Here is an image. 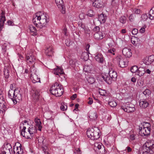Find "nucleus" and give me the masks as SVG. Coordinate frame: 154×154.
I'll return each instance as SVG.
<instances>
[{"label": "nucleus", "instance_id": "b1692460", "mask_svg": "<svg viewBox=\"0 0 154 154\" xmlns=\"http://www.w3.org/2000/svg\"><path fill=\"white\" fill-rule=\"evenodd\" d=\"M31 79L33 83L36 82H40V79L35 74L31 75Z\"/></svg>", "mask_w": 154, "mask_h": 154}, {"label": "nucleus", "instance_id": "72a5a7b5", "mask_svg": "<svg viewBox=\"0 0 154 154\" xmlns=\"http://www.w3.org/2000/svg\"><path fill=\"white\" fill-rule=\"evenodd\" d=\"M5 99L3 91L2 89H0V103H5Z\"/></svg>", "mask_w": 154, "mask_h": 154}, {"label": "nucleus", "instance_id": "338daca9", "mask_svg": "<svg viewBox=\"0 0 154 154\" xmlns=\"http://www.w3.org/2000/svg\"><path fill=\"white\" fill-rule=\"evenodd\" d=\"M140 32L141 33H143L145 31V28L143 27L140 30Z\"/></svg>", "mask_w": 154, "mask_h": 154}, {"label": "nucleus", "instance_id": "58836bf2", "mask_svg": "<svg viewBox=\"0 0 154 154\" xmlns=\"http://www.w3.org/2000/svg\"><path fill=\"white\" fill-rule=\"evenodd\" d=\"M4 72L5 78L6 79L8 78L9 75V72L8 69L7 68H5Z\"/></svg>", "mask_w": 154, "mask_h": 154}, {"label": "nucleus", "instance_id": "774afa93", "mask_svg": "<svg viewBox=\"0 0 154 154\" xmlns=\"http://www.w3.org/2000/svg\"><path fill=\"white\" fill-rule=\"evenodd\" d=\"M67 29L66 27H64L62 33L64 35H66Z\"/></svg>", "mask_w": 154, "mask_h": 154}, {"label": "nucleus", "instance_id": "c03bdc74", "mask_svg": "<svg viewBox=\"0 0 154 154\" xmlns=\"http://www.w3.org/2000/svg\"><path fill=\"white\" fill-rule=\"evenodd\" d=\"M99 93L100 95L104 96H106V91L102 89H100V90Z\"/></svg>", "mask_w": 154, "mask_h": 154}, {"label": "nucleus", "instance_id": "6e6552de", "mask_svg": "<svg viewBox=\"0 0 154 154\" xmlns=\"http://www.w3.org/2000/svg\"><path fill=\"white\" fill-rule=\"evenodd\" d=\"M25 59L28 63H35L36 60L35 53L33 52V50H30L28 51L26 55Z\"/></svg>", "mask_w": 154, "mask_h": 154}, {"label": "nucleus", "instance_id": "680f3d73", "mask_svg": "<svg viewBox=\"0 0 154 154\" xmlns=\"http://www.w3.org/2000/svg\"><path fill=\"white\" fill-rule=\"evenodd\" d=\"M89 101L87 103L89 105H91L93 103V100L91 98H89Z\"/></svg>", "mask_w": 154, "mask_h": 154}, {"label": "nucleus", "instance_id": "cd10ccee", "mask_svg": "<svg viewBox=\"0 0 154 154\" xmlns=\"http://www.w3.org/2000/svg\"><path fill=\"white\" fill-rule=\"evenodd\" d=\"M30 31L32 35H36L37 34V30L32 25H30L29 26Z\"/></svg>", "mask_w": 154, "mask_h": 154}, {"label": "nucleus", "instance_id": "aec40b11", "mask_svg": "<svg viewBox=\"0 0 154 154\" xmlns=\"http://www.w3.org/2000/svg\"><path fill=\"white\" fill-rule=\"evenodd\" d=\"M154 61V55H151L148 57H146L144 60V63L146 65L151 64Z\"/></svg>", "mask_w": 154, "mask_h": 154}, {"label": "nucleus", "instance_id": "de8ad7c7", "mask_svg": "<svg viewBox=\"0 0 154 154\" xmlns=\"http://www.w3.org/2000/svg\"><path fill=\"white\" fill-rule=\"evenodd\" d=\"M91 68L90 66L88 65L85 66L84 68V70L86 72H89L91 71Z\"/></svg>", "mask_w": 154, "mask_h": 154}, {"label": "nucleus", "instance_id": "e433bc0d", "mask_svg": "<svg viewBox=\"0 0 154 154\" xmlns=\"http://www.w3.org/2000/svg\"><path fill=\"white\" fill-rule=\"evenodd\" d=\"M77 62V60L75 59H71L69 61V64L72 67H74Z\"/></svg>", "mask_w": 154, "mask_h": 154}, {"label": "nucleus", "instance_id": "473e14b6", "mask_svg": "<svg viewBox=\"0 0 154 154\" xmlns=\"http://www.w3.org/2000/svg\"><path fill=\"white\" fill-rule=\"evenodd\" d=\"M149 18L152 20L154 18V7L151 9L149 12Z\"/></svg>", "mask_w": 154, "mask_h": 154}, {"label": "nucleus", "instance_id": "13d9d810", "mask_svg": "<svg viewBox=\"0 0 154 154\" xmlns=\"http://www.w3.org/2000/svg\"><path fill=\"white\" fill-rule=\"evenodd\" d=\"M5 20L6 18L5 17H1L0 19V23H4Z\"/></svg>", "mask_w": 154, "mask_h": 154}, {"label": "nucleus", "instance_id": "7ed1b4c3", "mask_svg": "<svg viewBox=\"0 0 154 154\" xmlns=\"http://www.w3.org/2000/svg\"><path fill=\"white\" fill-rule=\"evenodd\" d=\"M49 91L52 95L56 97H60L63 94L64 89L60 83L55 82L50 88Z\"/></svg>", "mask_w": 154, "mask_h": 154}, {"label": "nucleus", "instance_id": "6e6d98bb", "mask_svg": "<svg viewBox=\"0 0 154 154\" xmlns=\"http://www.w3.org/2000/svg\"><path fill=\"white\" fill-rule=\"evenodd\" d=\"M135 17V14H131L129 17V19L131 21H133Z\"/></svg>", "mask_w": 154, "mask_h": 154}, {"label": "nucleus", "instance_id": "603ef678", "mask_svg": "<svg viewBox=\"0 0 154 154\" xmlns=\"http://www.w3.org/2000/svg\"><path fill=\"white\" fill-rule=\"evenodd\" d=\"M67 108L66 106H65L64 104H61L60 109L62 111H64L67 109Z\"/></svg>", "mask_w": 154, "mask_h": 154}, {"label": "nucleus", "instance_id": "4be33fe9", "mask_svg": "<svg viewBox=\"0 0 154 154\" xmlns=\"http://www.w3.org/2000/svg\"><path fill=\"white\" fill-rule=\"evenodd\" d=\"M53 72L54 74L59 76L60 75L63 74L64 73L63 69L61 68L57 67L54 69L53 71Z\"/></svg>", "mask_w": 154, "mask_h": 154}, {"label": "nucleus", "instance_id": "9d476101", "mask_svg": "<svg viewBox=\"0 0 154 154\" xmlns=\"http://www.w3.org/2000/svg\"><path fill=\"white\" fill-rule=\"evenodd\" d=\"M119 65L120 67L124 68L127 66V63L124 61V59L121 56H118L116 57Z\"/></svg>", "mask_w": 154, "mask_h": 154}, {"label": "nucleus", "instance_id": "6ab92c4d", "mask_svg": "<svg viewBox=\"0 0 154 154\" xmlns=\"http://www.w3.org/2000/svg\"><path fill=\"white\" fill-rule=\"evenodd\" d=\"M92 6L97 8H102L103 7V2L101 1L95 0L92 2Z\"/></svg>", "mask_w": 154, "mask_h": 154}, {"label": "nucleus", "instance_id": "c756f323", "mask_svg": "<svg viewBox=\"0 0 154 154\" xmlns=\"http://www.w3.org/2000/svg\"><path fill=\"white\" fill-rule=\"evenodd\" d=\"M42 146V151L44 152L45 154H50L49 149L48 147V145L47 144H44Z\"/></svg>", "mask_w": 154, "mask_h": 154}, {"label": "nucleus", "instance_id": "5701e85b", "mask_svg": "<svg viewBox=\"0 0 154 154\" xmlns=\"http://www.w3.org/2000/svg\"><path fill=\"white\" fill-rule=\"evenodd\" d=\"M34 121L35 123V127H36V129H37V128L39 131H41L42 126L41 125L42 122L40 121V119L37 118H35Z\"/></svg>", "mask_w": 154, "mask_h": 154}, {"label": "nucleus", "instance_id": "20e7f679", "mask_svg": "<svg viewBox=\"0 0 154 154\" xmlns=\"http://www.w3.org/2000/svg\"><path fill=\"white\" fill-rule=\"evenodd\" d=\"M100 130L97 128L95 127L88 129L86 132L88 137L91 140H96L100 137Z\"/></svg>", "mask_w": 154, "mask_h": 154}, {"label": "nucleus", "instance_id": "39448f33", "mask_svg": "<svg viewBox=\"0 0 154 154\" xmlns=\"http://www.w3.org/2000/svg\"><path fill=\"white\" fill-rule=\"evenodd\" d=\"M151 129L150 123L144 122L141 127H139V134L142 136H147L149 134Z\"/></svg>", "mask_w": 154, "mask_h": 154}, {"label": "nucleus", "instance_id": "c85d7f7f", "mask_svg": "<svg viewBox=\"0 0 154 154\" xmlns=\"http://www.w3.org/2000/svg\"><path fill=\"white\" fill-rule=\"evenodd\" d=\"M145 72V71L144 68L143 67H140L138 68V70L136 74L140 76H141L143 75Z\"/></svg>", "mask_w": 154, "mask_h": 154}, {"label": "nucleus", "instance_id": "4d7b16f0", "mask_svg": "<svg viewBox=\"0 0 154 154\" xmlns=\"http://www.w3.org/2000/svg\"><path fill=\"white\" fill-rule=\"evenodd\" d=\"M138 30L137 29H134L132 31V33L133 35H136L137 33Z\"/></svg>", "mask_w": 154, "mask_h": 154}, {"label": "nucleus", "instance_id": "2eb2a0df", "mask_svg": "<svg viewBox=\"0 0 154 154\" xmlns=\"http://www.w3.org/2000/svg\"><path fill=\"white\" fill-rule=\"evenodd\" d=\"M101 77L103 79L102 80H104L108 84H110L112 83V79L109 75L107 73L105 74L102 75L101 76Z\"/></svg>", "mask_w": 154, "mask_h": 154}, {"label": "nucleus", "instance_id": "a211bd4d", "mask_svg": "<svg viewBox=\"0 0 154 154\" xmlns=\"http://www.w3.org/2000/svg\"><path fill=\"white\" fill-rule=\"evenodd\" d=\"M108 74L109 76L114 81L116 80L117 75L116 72L114 70L112 69H109Z\"/></svg>", "mask_w": 154, "mask_h": 154}, {"label": "nucleus", "instance_id": "864d4df0", "mask_svg": "<svg viewBox=\"0 0 154 154\" xmlns=\"http://www.w3.org/2000/svg\"><path fill=\"white\" fill-rule=\"evenodd\" d=\"M100 28L98 26H96L94 27L93 29V32H95V33H97L98 32H100Z\"/></svg>", "mask_w": 154, "mask_h": 154}, {"label": "nucleus", "instance_id": "a18cd8bd", "mask_svg": "<svg viewBox=\"0 0 154 154\" xmlns=\"http://www.w3.org/2000/svg\"><path fill=\"white\" fill-rule=\"evenodd\" d=\"M99 154H105L106 153V150L104 147L103 146L102 148L99 149Z\"/></svg>", "mask_w": 154, "mask_h": 154}, {"label": "nucleus", "instance_id": "79ce46f5", "mask_svg": "<svg viewBox=\"0 0 154 154\" xmlns=\"http://www.w3.org/2000/svg\"><path fill=\"white\" fill-rule=\"evenodd\" d=\"M88 81L89 83L92 84L95 82V79L93 77H89L88 78Z\"/></svg>", "mask_w": 154, "mask_h": 154}, {"label": "nucleus", "instance_id": "dca6fc26", "mask_svg": "<svg viewBox=\"0 0 154 154\" xmlns=\"http://www.w3.org/2000/svg\"><path fill=\"white\" fill-rule=\"evenodd\" d=\"M54 51L52 46H49L45 50V54L48 57H50L53 55Z\"/></svg>", "mask_w": 154, "mask_h": 154}, {"label": "nucleus", "instance_id": "0e129e2a", "mask_svg": "<svg viewBox=\"0 0 154 154\" xmlns=\"http://www.w3.org/2000/svg\"><path fill=\"white\" fill-rule=\"evenodd\" d=\"M77 97V94H73L71 97V98L72 100H74Z\"/></svg>", "mask_w": 154, "mask_h": 154}, {"label": "nucleus", "instance_id": "c9c22d12", "mask_svg": "<svg viewBox=\"0 0 154 154\" xmlns=\"http://www.w3.org/2000/svg\"><path fill=\"white\" fill-rule=\"evenodd\" d=\"M126 18L124 16L121 17L119 19L120 22L123 24H124L126 23Z\"/></svg>", "mask_w": 154, "mask_h": 154}, {"label": "nucleus", "instance_id": "f8f14e48", "mask_svg": "<svg viewBox=\"0 0 154 154\" xmlns=\"http://www.w3.org/2000/svg\"><path fill=\"white\" fill-rule=\"evenodd\" d=\"M19 146H17L15 145L14 148V154H23V150L22 148V146L20 144L18 143Z\"/></svg>", "mask_w": 154, "mask_h": 154}, {"label": "nucleus", "instance_id": "a19ab883", "mask_svg": "<svg viewBox=\"0 0 154 154\" xmlns=\"http://www.w3.org/2000/svg\"><path fill=\"white\" fill-rule=\"evenodd\" d=\"M5 104L4 103H0V113L3 112V110H4L5 107Z\"/></svg>", "mask_w": 154, "mask_h": 154}, {"label": "nucleus", "instance_id": "e2e57ef3", "mask_svg": "<svg viewBox=\"0 0 154 154\" xmlns=\"http://www.w3.org/2000/svg\"><path fill=\"white\" fill-rule=\"evenodd\" d=\"M79 26L81 27L83 29H85V26L82 23H79Z\"/></svg>", "mask_w": 154, "mask_h": 154}, {"label": "nucleus", "instance_id": "49530a36", "mask_svg": "<svg viewBox=\"0 0 154 154\" xmlns=\"http://www.w3.org/2000/svg\"><path fill=\"white\" fill-rule=\"evenodd\" d=\"M148 18L146 14H143L141 16V20L145 21Z\"/></svg>", "mask_w": 154, "mask_h": 154}, {"label": "nucleus", "instance_id": "5fc2aeb1", "mask_svg": "<svg viewBox=\"0 0 154 154\" xmlns=\"http://www.w3.org/2000/svg\"><path fill=\"white\" fill-rule=\"evenodd\" d=\"M135 136L136 135L134 134H130L129 137L130 140L131 141L135 140L136 138Z\"/></svg>", "mask_w": 154, "mask_h": 154}, {"label": "nucleus", "instance_id": "2f4dec72", "mask_svg": "<svg viewBox=\"0 0 154 154\" xmlns=\"http://www.w3.org/2000/svg\"><path fill=\"white\" fill-rule=\"evenodd\" d=\"M89 52L87 51L83 52L82 56L85 60L86 61L88 59L89 57Z\"/></svg>", "mask_w": 154, "mask_h": 154}, {"label": "nucleus", "instance_id": "412c9836", "mask_svg": "<svg viewBox=\"0 0 154 154\" xmlns=\"http://www.w3.org/2000/svg\"><path fill=\"white\" fill-rule=\"evenodd\" d=\"M104 37V34H103L101 31L95 33L94 35V38L97 40L102 39Z\"/></svg>", "mask_w": 154, "mask_h": 154}, {"label": "nucleus", "instance_id": "8fccbe9b", "mask_svg": "<svg viewBox=\"0 0 154 154\" xmlns=\"http://www.w3.org/2000/svg\"><path fill=\"white\" fill-rule=\"evenodd\" d=\"M143 93L145 95H149L151 93V91L148 89H146L143 92Z\"/></svg>", "mask_w": 154, "mask_h": 154}, {"label": "nucleus", "instance_id": "0eeeda50", "mask_svg": "<svg viewBox=\"0 0 154 154\" xmlns=\"http://www.w3.org/2000/svg\"><path fill=\"white\" fill-rule=\"evenodd\" d=\"M29 125V122L26 120H25L21 123L20 127L22 135L27 139L30 138V137L29 135H27L28 132L26 131L25 130L26 128V126Z\"/></svg>", "mask_w": 154, "mask_h": 154}, {"label": "nucleus", "instance_id": "69168bd1", "mask_svg": "<svg viewBox=\"0 0 154 154\" xmlns=\"http://www.w3.org/2000/svg\"><path fill=\"white\" fill-rule=\"evenodd\" d=\"M90 47V45L89 44H88L86 45L85 47V50L89 52V49Z\"/></svg>", "mask_w": 154, "mask_h": 154}, {"label": "nucleus", "instance_id": "a878e982", "mask_svg": "<svg viewBox=\"0 0 154 154\" xmlns=\"http://www.w3.org/2000/svg\"><path fill=\"white\" fill-rule=\"evenodd\" d=\"M106 18V16L102 14L99 16L98 20L101 23H104L105 22Z\"/></svg>", "mask_w": 154, "mask_h": 154}, {"label": "nucleus", "instance_id": "f257e3e1", "mask_svg": "<svg viewBox=\"0 0 154 154\" xmlns=\"http://www.w3.org/2000/svg\"><path fill=\"white\" fill-rule=\"evenodd\" d=\"M49 21V19L47 18V14L42 12L37 13L34 15L32 19L33 24L37 27H39L41 31L42 29H46L45 26Z\"/></svg>", "mask_w": 154, "mask_h": 154}, {"label": "nucleus", "instance_id": "4468645a", "mask_svg": "<svg viewBox=\"0 0 154 154\" xmlns=\"http://www.w3.org/2000/svg\"><path fill=\"white\" fill-rule=\"evenodd\" d=\"M37 129H36V127L35 126H32L29 127L28 129V132L29 133V135H28V133L27 134V135H29L30 137L31 136L32 137L33 136L34 134L36 132Z\"/></svg>", "mask_w": 154, "mask_h": 154}, {"label": "nucleus", "instance_id": "bb28decb", "mask_svg": "<svg viewBox=\"0 0 154 154\" xmlns=\"http://www.w3.org/2000/svg\"><path fill=\"white\" fill-rule=\"evenodd\" d=\"M149 105V103L145 100H140L139 102V105L142 108H146Z\"/></svg>", "mask_w": 154, "mask_h": 154}, {"label": "nucleus", "instance_id": "ea45409f", "mask_svg": "<svg viewBox=\"0 0 154 154\" xmlns=\"http://www.w3.org/2000/svg\"><path fill=\"white\" fill-rule=\"evenodd\" d=\"M56 4L57 6H60L63 5V1L62 0H55Z\"/></svg>", "mask_w": 154, "mask_h": 154}, {"label": "nucleus", "instance_id": "1a4fd4ad", "mask_svg": "<svg viewBox=\"0 0 154 154\" xmlns=\"http://www.w3.org/2000/svg\"><path fill=\"white\" fill-rule=\"evenodd\" d=\"M121 109L125 112H134L135 110L134 105L129 103H127L121 107Z\"/></svg>", "mask_w": 154, "mask_h": 154}, {"label": "nucleus", "instance_id": "f704fd0d", "mask_svg": "<svg viewBox=\"0 0 154 154\" xmlns=\"http://www.w3.org/2000/svg\"><path fill=\"white\" fill-rule=\"evenodd\" d=\"M109 105L111 107H115L117 105L116 101L113 100H111L108 102Z\"/></svg>", "mask_w": 154, "mask_h": 154}, {"label": "nucleus", "instance_id": "f03ea898", "mask_svg": "<svg viewBox=\"0 0 154 154\" xmlns=\"http://www.w3.org/2000/svg\"><path fill=\"white\" fill-rule=\"evenodd\" d=\"M14 89L13 84L10 85V89L9 90L8 96L13 102L14 105L17 103H19L22 99V96L20 92V89L18 88Z\"/></svg>", "mask_w": 154, "mask_h": 154}, {"label": "nucleus", "instance_id": "f3484780", "mask_svg": "<svg viewBox=\"0 0 154 154\" xmlns=\"http://www.w3.org/2000/svg\"><path fill=\"white\" fill-rule=\"evenodd\" d=\"M122 53L123 55L127 57H130L132 54L131 49L127 48H125L123 49Z\"/></svg>", "mask_w": 154, "mask_h": 154}, {"label": "nucleus", "instance_id": "393cba45", "mask_svg": "<svg viewBox=\"0 0 154 154\" xmlns=\"http://www.w3.org/2000/svg\"><path fill=\"white\" fill-rule=\"evenodd\" d=\"M33 94L32 95V97L35 100V101H36L38 100L39 96L40 95L39 91L38 90H36L35 91H33Z\"/></svg>", "mask_w": 154, "mask_h": 154}, {"label": "nucleus", "instance_id": "09e8293b", "mask_svg": "<svg viewBox=\"0 0 154 154\" xmlns=\"http://www.w3.org/2000/svg\"><path fill=\"white\" fill-rule=\"evenodd\" d=\"M94 146L95 148H96V149H97H97H98V150L102 148L101 145L99 143H96L94 144Z\"/></svg>", "mask_w": 154, "mask_h": 154}, {"label": "nucleus", "instance_id": "ddd939ff", "mask_svg": "<svg viewBox=\"0 0 154 154\" xmlns=\"http://www.w3.org/2000/svg\"><path fill=\"white\" fill-rule=\"evenodd\" d=\"M94 58L96 61L100 63H103L104 61L103 55L100 53H97L95 54Z\"/></svg>", "mask_w": 154, "mask_h": 154}, {"label": "nucleus", "instance_id": "4c0bfd02", "mask_svg": "<svg viewBox=\"0 0 154 154\" xmlns=\"http://www.w3.org/2000/svg\"><path fill=\"white\" fill-rule=\"evenodd\" d=\"M138 69V68L136 66H133L131 67V71L132 73L136 72V73H137V72Z\"/></svg>", "mask_w": 154, "mask_h": 154}, {"label": "nucleus", "instance_id": "bf43d9fd", "mask_svg": "<svg viewBox=\"0 0 154 154\" xmlns=\"http://www.w3.org/2000/svg\"><path fill=\"white\" fill-rule=\"evenodd\" d=\"M60 7H61L62 9H61V12L63 14H64L65 13V8L63 6V5H61Z\"/></svg>", "mask_w": 154, "mask_h": 154}, {"label": "nucleus", "instance_id": "052dcab7", "mask_svg": "<svg viewBox=\"0 0 154 154\" xmlns=\"http://www.w3.org/2000/svg\"><path fill=\"white\" fill-rule=\"evenodd\" d=\"M75 153L76 154H81V150L79 148L75 150Z\"/></svg>", "mask_w": 154, "mask_h": 154}, {"label": "nucleus", "instance_id": "423d86ee", "mask_svg": "<svg viewBox=\"0 0 154 154\" xmlns=\"http://www.w3.org/2000/svg\"><path fill=\"white\" fill-rule=\"evenodd\" d=\"M138 154H154V144L149 146L148 143L144 144L142 151H139Z\"/></svg>", "mask_w": 154, "mask_h": 154}, {"label": "nucleus", "instance_id": "37998d69", "mask_svg": "<svg viewBox=\"0 0 154 154\" xmlns=\"http://www.w3.org/2000/svg\"><path fill=\"white\" fill-rule=\"evenodd\" d=\"M133 12L137 14H140L142 13L141 11L139 9L135 8L133 11Z\"/></svg>", "mask_w": 154, "mask_h": 154}, {"label": "nucleus", "instance_id": "9b49d317", "mask_svg": "<svg viewBox=\"0 0 154 154\" xmlns=\"http://www.w3.org/2000/svg\"><path fill=\"white\" fill-rule=\"evenodd\" d=\"M1 154H11L12 151V147L10 144L8 143L5 145L3 149Z\"/></svg>", "mask_w": 154, "mask_h": 154}, {"label": "nucleus", "instance_id": "7c9ffc66", "mask_svg": "<svg viewBox=\"0 0 154 154\" xmlns=\"http://www.w3.org/2000/svg\"><path fill=\"white\" fill-rule=\"evenodd\" d=\"M89 115V117L92 120H95L97 118V115L95 112H91Z\"/></svg>", "mask_w": 154, "mask_h": 154}, {"label": "nucleus", "instance_id": "3c124183", "mask_svg": "<svg viewBox=\"0 0 154 154\" xmlns=\"http://www.w3.org/2000/svg\"><path fill=\"white\" fill-rule=\"evenodd\" d=\"M87 15L90 17L93 16L94 15L93 10L91 9L89 10L88 12Z\"/></svg>", "mask_w": 154, "mask_h": 154}]
</instances>
